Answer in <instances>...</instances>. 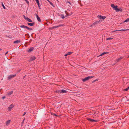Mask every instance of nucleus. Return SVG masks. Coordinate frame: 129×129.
Masks as SVG:
<instances>
[{
    "instance_id": "1",
    "label": "nucleus",
    "mask_w": 129,
    "mask_h": 129,
    "mask_svg": "<svg viewBox=\"0 0 129 129\" xmlns=\"http://www.w3.org/2000/svg\"><path fill=\"white\" fill-rule=\"evenodd\" d=\"M93 76H88L87 77H85V78L82 79V80L83 82H85L86 81L88 80L93 78Z\"/></svg>"
},
{
    "instance_id": "2",
    "label": "nucleus",
    "mask_w": 129,
    "mask_h": 129,
    "mask_svg": "<svg viewBox=\"0 0 129 129\" xmlns=\"http://www.w3.org/2000/svg\"><path fill=\"white\" fill-rule=\"evenodd\" d=\"M68 91L67 90H65L64 89L60 90L58 91V93H66Z\"/></svg>"
},
{
    "instance_id": "3",
    "label": "nucleus",
    "mask_w": 129,
    "mask_h": 129,
    "mask_svg": "<svg viewBox=\"0 0 129 129\" xmlns=\"http://www.w3.org/2000/svg\"><path fill=\"white\" fill-rule=\"evenodd\" d=\"M87 120L89 121H90V122H97L98 121V120H95L94 119H91L89 118H87Z\"/></svg>"
},
{
    "instance_id": "4",
    "label": "nucleus",
    "mask_w": 129,
    "mask_h": 129,
    "mask_svg": "<svg viewBox=\"0 0 129 129\" xmlns=\"http://www.w3.org/2000/svg\"><path fill=\"white\" fill-rule=\"evenodd\" d=\"M16 76V74L9 75L8 77V79L10 80L12 78H13V77H15Z\"/></svg>"
},
{
    "instance_id": "5",
    "label": "nucleus",
    "mask_w": 129,
    "mask_h": 129,
    "mask_svg": "<svg viewBox=\"0 0 129 129\" xmlns=\"http://www.w3.org/2000/svg\"><path fill=\"white\" fill-rule=\"evenodd\" d=\"M30 59L29 60V61H32L34 60L36 58L35 56H32L30 57Z\"/></svg>"
},
{
    "instance_id": "6",
    "label": "nucleus",
    "mask_w": 129,
    "mask_h": 129,
    "mask_svg": "<svg viewBox=\"0 0 129 129\" xmlns=\"http://www.w3.org/2000/svg\"><path fill=\"white\" fill-rule=\"evenodd\" d=\"M24 17L25 19L27 21H28L31 22H32V21L31 20V19H30L29 18H28V17H25V16L24 15Z\"/></svg>"
},
{
    "instance_id": "7",
    "label": "nucleus",
    "mask_w": 129,
    "mask_h": 129,
    "mask_svg": "<svg viewBox=\"0 0 129 129\" xmlns=\"http://www.w3.org/2000/svg\"><path fill=\"white\" fill-rule=\"evenodd\" d=\"M14 106L12 104L11 105L9 106L8 107V110L9 111H10L13 108Z\"/></svg>"
},
{
    "instance_id": "8",
    "label": "nucleus",
    "mask_w": 129,
    "mask_h": 129,
    "mask_svg": "<svg viewBox=\"0 0 129 129\" xmlns=\"http://www.w3.org/2000/svg\"><path fill=\"white\" fill-rule=\"evenodd\" d=\"M98 17L100 19H104L106 17L105 16H103L101 15H98Z\"/></svg>"
},
{
    "instance_id": "9",
    "label": "nucleus",
    "mask_w": 129,
    "mask_h": 129,
    "mask_svg": "<svg viewBox=\"0 0 129 129\" xmlns=\"http://www.w3.org/2000/svg\"><path fill=\"white\" fill-rule=\"evenodd\" d=\"M63 24H60L58 25L57 26H55L52 27V28H56L57 27H59L61 26H63Z\"/></svg>"
},
{
    "instance_id": "10",
    "label": "nucleus",
    "mask_w": 129,
    "mask_h": 129,
    "mask_svg": "<svg viewBox=\"0 0 129 129\" xmlns=\"http://www.w3.org/2000/svg\"><path fill=\"white\" fill-rule=\"evenodd\" d=\"M27 24L29 25L32 26H33L35 24V22H33L31 23H28Z\"/></svg>"
},
{
    "instance_id": "11",
    "label": "nucleus",
    "mask_w": 129,
    "mask_h": 129,
    "mask_svg": "<svg viewBox=\"0 0 129 129\" xmlns=\"http://www.w3.org/2000/svg\"><path fill=\"white\" fill-rule=\"evenodd\" d=\"M114 8V9L115 10L117 11L118 12L120 11L119 9L117 8V6H115Z\"/></svg>"
},
{
    "instance_id": "12",
    "label": "nucleus",
    "mask_w": 129,
    "mask_h": 129,
    "mask_svg": "<svg viewBox=\"0 0 129 129\" xmlns=\"http://www.w3.org/2000/svg\"><path fill=\"white\" fill-rule=\"evenodd\" d=\"M13 93V92L12 91H9L7 92V94L9 95H11Z\"/></svg>"
},
{
    "instance_id": "13",
    "label": "nucleus",
    "mask_w": 129,
    "mask_h": 129,
    "mask_svg": "<svg viewBox=\"0 0 129 129\" xmlns=\"http://www.w3.org/2000/svg\"><path fill=\"white\" fill-rule=\"evenodd\" d=\"M34 49V48L33 47H32L30 48H29V50H27V52H30L31 51H32Z\"/></svg>"
},
{
    "instance_id": "14",
    "label": "nucleus",
    "mask_w": 129,
    "mask_h": 129,
    "mask_svg": "<svg viewBox=\"0 0 129 129\" xmlns=\"http://www.w3.org/2000/svg\"><path fill=\"white\" fill-rule=\"evenodd\" d=\"M36 17H37V18L38 20V21L39 22H41V20L40 18V17L38 16L37 15H36Z\"/></svg>"
},
{
    "instance_id": "15",
    "label": "nucleus",
    "mask_w": 129,
    "mask_h": 129,
    "mask_svg": "<svg viewBox=\"0 0 129 129\" xmlns=\"http://www.w3.org/2000/svg\"><path fill=\"white\" fill-rule=\"evenodd\" d=\"M20 42V41L19 40H17L14 41L13 43L14 44H17L19 43Z\"/></svg>"
},
{
    "instance_id": "16",
    "label": "nucleus",
    "mask_w": 129,
    "mask_h": 129,
    "mask_svg": "<svg viewBox=\"0 0 129 129\" xmlns=\"http://www.w3.org/2000/svg\"><path fill=\"white\" fill-rule=\"evenodd\" d=\"M129 30V29H121V30H116L114 31H113V32H115V31H125V30Z\"/></svg>"
},
{
    "instance_id": "17",
    "label": "nucleus",
    "mask_w": 129,
    "mask_h": 129,
    "mask_svg": "<svg viewBox=\"0 0 129 129\" xmlns=\"http://www.w3.org/2000/svg\"><path fill=\"white\" fill-rule=\"evenodd\" d=\"M72 53V52H68L67 54H66L64 55V56H67L68 55L71 54Z\"/></svg>"
},
{
    "instance_id": "18",
    "label": "nucleus",
    "mask_w": 129,
    "mask_h": 129,
    "mask_svg": "<svg viewBox=\"0 0 129 129\" xmlns=\"http://www.w3.org/2000/svg\"><path fill=\"white\" fill-rule=\"evenodd\" d=\"M122 57H120V58L116 59V61L117 62H118L122 58Z\"/></svg>"
},
{
    "instance_id": "19",
    "label": "nucleus",
    "mask_w": 129,
    "mask_h": 129,
    "mask_svg": "<svg viewBox=\"0 0 129 129\" xmlns=\"http://www.w3.org/2000/svg\"><path fill=\"white\" fill-rule=\"evenodd\" d=\"M11 121V120H9L7 121L6 122V125H8L10 123V122Z\"/></svg>"
},
{
    "instance_id": "20",
    "label": "nucleus",
    "mask_w": 129,
    "mask_h": 129,
    "mask_svg": "<svg viewBox=\"0 0 129 129\" xmlns=\"http://www.w3.org/2000/svg\"><path fill=\"white\" fill-rule=\"evenodd\" d=\"M26 26H25L23 25H22L20 26V27L23 28H26Z\"/></svg>"
},
{
    "instance_id": "21",
    "label": "nucleus",
    "mask_w": 129,
    "mask_h": 129,
    "mask_svg": "<svg viewBox=\"0 0 129 129\" xmlns=\"http://www.w3.org/2000/svg\"><path fill=\"white\" fill-rule=\"evenodd\" d=\"M25 28L27 29L28 30H33L32 28H29L27 26Z\"/></svg>"
},
{
    "instance_id": "22",
    "label": "nucleus",
    "mask_w": 129,
    "mask_h": 129,
    "mask_svg": "<svg viewBox=\"0 0 129 129\" xmlns=\"http://www.w3.org/2000/svg\"><path fill=\"white\" fill-rule=\"evenodd\" d=\"M49 2L50 4L53 7H54L53 4L50 1H49Z\"/></svg>"
},
{
    "instance_id": "23",
    "label": "nucleus",
    "mask_w": 129,
    "mask_h": 129,
    "mask_svg": "<svg viewBox=\"0 0 129 129\" xmlns=\"http://www.w3.org/2000/svg\"><path fill=\"white\" fill-rule=\"evenodd\" d=\"M106 53V52H104L102 53L101 54H100V55H99V56H102L103 55H104L105 54H106V53Z\"/></svg>"
},
{
    "instance_id": "24",
    "label": "nucleus",
    "mask_w": 129,
    "mask_h": 129,
    "mask_svg": "<svg viewBox=\"0 0 129 129\" xmlns=\"http://www.w3.org/2000/svg\"><path fill=\"white\" fill-rule=\"evenodd\" d=\"M24 120H25V118H24L23 119L22 121V123H21V126L23 125V123L24 122Z\"/></svg>"
},
{
    "instance_id": "25",
    "label": "nucleus",
    "mask_w": 129,
    "mask_h": 129,
    "mask_svg": "<svg viewBox=\"0 0 129 129\" xmlns=\"http://www.w3.org/2000/svg\"><path fill=\"white\" fill-rule=\"evenodd\" d=\"M129 89V86L128 87H127V88H126L125 89H124V90L125 91H127Z\"/></svg>"
},
{
    "instance_id": "26",
    "label": "nucleus",
    "mask_w": 129,
    "mask_h": 129,
    "mask_svg": "<svg viewBox=\"0 0 129 129\" xmlns=\"http://www.w3.org/2000/svg\"><path fill=\"white\" fill-rule=\"evenodd\" d=\"M113 39V38H107L106 40H111Z\"/></svg>"
},
{
    "instance_id": "27",
    "label": "nucleus",
    "mask_w": 129,
    "mask_h": 129,
    "mask_svg": "<svg viewBox=\"0 0 129 129\" xmlns=\"http://www.w3.org/2000/svg\"><path fill=\"white\" fill-rule=\"evenodd\" d=\"M111 6L112 7L114 8V7H115V6L114 5V4H112L111 5Z\"/></svg>"
},
{
    "instance_id": "28",
    "label": "nucleus",
    "mask_w": 129,
    "mask_h": 129,
    "mask_svg": "<svg viewBox=\"0 0 129 129\" xmlns=\"http://www.w3.org/2000/svg\"><path fill=\"white\" fill-rule=\"evenodd\" d=\"M2 5L4 9H6V8L5 7V6H4V5L3 4V3H2Z\"/></svg>"
},
{
    "instance_id": "29",
    "label": "nucleus",
    "mask_w": 129,
    "mask_h": 129,
    "mask_svg": "<svg viewBox=\"0 0 129 129\" xmlns=\"http://www.w3.org/2000/svg\"><path fill=\"white\" fill-rule=\"evenodd\" d=\"M35 1L36 2L37 4H39V0H36Z\"/></svg>"
},
{
    "instance_id": "30",
    "label": "nucleus",
    "mask_w": 129,
    "mask_h": 129,
    "mask_svg": "<svg viewBox=\"0 0 129 129\" xmlns=\"http://www.w3.org/2000/svg\"><path fill=\"white\" fill-rule=\"evenodd\" d=\"M95 25V24H94V23L92 24L90 26V27H92L94 25Z\"/></svg>"
},
{
    "instance_id": "31",
    "label": "nucleus",
    "mask_w": 129,
    "mask_h": 129,
    "mask_svg": "<svg viewBox=\"0 0 129 129\" xmlns=\"http://www.w3.org/2000/svg\"><path fill=\"white\" fill-rule=\"evenodd\" d=\"M94 24L95 25L98 24V22L96 21L95 22H94Z\"/></svg>"
},
{
    "instance_id": "32",
    "label": "nucleus",
    "mask_w": 129,
    "mask_h": 129,
    "mask_svg": "<svg viewBox=\"0 0 129 129\" xmlns=\"http://www.w3.org/2000/svg\"><path fill=\"white\" fill-rule=\"evenodd\" d=\"M71 13V14H67H67V15L68 16H69L70 15H71L72 14V13Z\"/></svg>"
},
{
    "instance_id": "33",
    "label": "nucleus",
    "mask_w": 129,
    "mask_h": 129,
    "mask_svg": "<svg viewBox=\"0 0 129 129\" xmlns=\"http://www.w3.org/2000/svg\"><path fill=\"white\" fill-rule=\"evenodd\" d=\"M38 4V6L39 7V9H41V8H40V7L39 3V4Z\"/></svg>"
},
{
    "instance_id": "34",
    "label": "nucleus",
    "mask_w": 129,
    "mask_h": 129,
    "mask_svg": "<svg viewBox=\"0 0 129 129\" xmlns=\"http://www.w3.org/2000/svg\"><path fill=\"white\" fill-rule=\"evenodd\" d=\"M65 17L63 15L62 16L61 18L62 19H64V18Z\"/></svg>"
},
{
    "instance_id": "35",
    "label": "nucleus",
    "mask_w": 129,
    "mask_h": 129,
    "mask_svg": "<svg viewBox=\"0 0 129 129\" xmlns=\"http://www.w3.org/2000/svg\"><path fill=\"white\" fill-rule=\"evenodd\" d=\"M26 113L25 112H24V113L23 114L22 116H24V115H25V114Z\"/></svg>"
},
{
    "instance_id": "36",
    "label": "nucleus",
    "mask_w": 129,
    "mask_h": 129,
    "mask_svg": "<svg viewBox=\"0 0 129 129\" xmlns=\"http://www.w3.org/2000/svg\"><path fill=\"white\" fill-rule=\"evenodd\" d=\"M128 22V21L127 20V19H126V20H125L123 22Z\"/></svg>"
},
{
    "instance_id": "37",
    "label": "nucleus",
    "mask_w": 129,
    "mask_h": 129,
    "mask_svg": "<svg viewBox=\"0 0 129 129\" xmlns=\"http://www.w3.org/2000/svg\"><path fill=\"white\" fill-rule=\"evenodd\" d=\"M27 3V4H29V3L28 1H27H27H25Z\"/></svg>"
},
{
    "instance_id": "38",
    "label": "nucleus",
    "mask_w": 129,
    "mask_h": 129,
    "mask_svg": "<svg viewBox=\"0 0 129 129\" xmlns=\"http://www.w3.org/2000/svg\"><path fill=\"white\" fill-rule=\"evenodd\" d=\"M6 96H3L2 97V98L3 99H4L5 98Z\"/></svg>"
},
{
    "instance_id": "39",
    "label": "nucleus",
    "mask_w": 129,
    "mask_h": 129,
    "mask_svg": "<svg viewBox=\"0 0 129 129\" xmlns=\"http://www.w3.org/2000/svg\"><path fill=\"white\" fill-rule=\"evenodd\" d=\"M8 53V51H7L5 54V55H6Z\"/></svg>"
},
{
    "instance_id": "40",
    "label": "nucleus",
    "mask_w": 129,
    "mask_h": 129,
    "mask_svg": "<svg viewBox=\"0 0 129 129\" xmlns=\"http://www.w3.org/2000/svg\"><path fill=\"white\" fill-rule=\"evenodd\" d=\"M97 22H98V23H100V20H99V21H97Z\"/></svg>"
},
{
    "instance_id": "41",
    "label": "nucleus",
    "mask_w": 129,
    "mask_h": 129,
    "mask_svg": "<svg viewBox=\"0 0 129 129\" xmlns=\"http://www.w3.org/2000/svg\"><path fill=\"white\" fill-rule=\"evenodd\" d=\"M127 19L128 21V22L129 21V18H127Z\"/></svg>"
},
{
    "instance_id": "42",
    "label": "nucleus",
    "mask_w": 129,
    "mask_h": 129,
    "mask_svg": "<svg viewBox=\"0 0 129 129\" xmlns=\"http://www.w3.org/2000/svg\"><path fill=\"white\" fill-rule=\"evenodd\" d=\"M2 50V49L0 48V51Z\"/></svg>"
},
{
    "instance_id": "43",
    "label": "nucleus",
    "mask_w": 129,
    "mask_h": 129,
    "mask_svg": "<svg viewBox=\"0 0 129 129\" xmlns=\"http://www.w3.org/2000/svg\"><path fill=\"white\" fill-rule=\"evenodd\" d=\"M54 115H55V116H57V115L56 114H55Z\"/></svg>"
},
{
    "instance_id": "44",
    "label": "nucleus",
    "mask_w": 129,
    "mask_h": 129,
    "mask_svg": "<svg viewBox=\"0 0 129 129\" xmlns=\"http://www.w3.org/2000/svg\"><path fill=\"white\" fill-rule=\"evenodd\" d=\"M48 2H49V1H49V0H46Z\"/></svg>"
},
{
    "instance_id": "45",
    "label": "nucleus",
    "mask_w": 129,
    "mask_h": 129,
    "mask_svg": "<svg viewBox=\"0 0 129 129\" xmlns=\"http://www.w3.org/2000/svg\"><path fill=\"white\" fill-rule=\"evenodd\" d=\"M129 57V55H128V58Z\"/></svg>"
},
{
    "instance_id": "46",
    "label": "nucleus",
    "mask_w": 129,
    "mask_h": 129,
    "mask_svg": "<svg viewBox=\"0 0 129 129\" xmlns=\"http://www.w3.org/2000/svg\"><path fill=\"white\" fill-rule=\"evenodd\" d=\"M25 1H27V0H25Z\"/></svg>"
}]
</instances>
